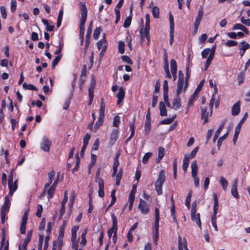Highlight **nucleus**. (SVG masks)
Instances as JSON below:
<instances>
[{
    "instance_id": "nucleus-1",
    "label": "nucleus",
    "mask_w": 250,
    "mask_h": 250,
    "mask_svg": "<svg viewBox=\"0 0 250 250\" xmlns=\"http://www.w3.org/2000/svg\"><path fill=\"white\" fill-rule=\"evenodd\" d=\"M142 24L143 20H142ZM144 25L142 24L140 30V34L141 39L146 38L148 42L150 41L149 30H150V16L148 14L146 15V22L144 31L143 29Z\"/></svg>"
},
{
    "instance_id": "nucleus-2",
    "label": "nucleus",
    "mask_w": 250,
    "mask_h": 250,
    "mask_svg": "<svg viewBox=\"0 0 250 250\" xmlns=\"http://www.w3.org/2000/svg\"><path fill=\"white\" fill-rule=\"evenodd\" d=\"M166 180V176L165 171L162 169L158 175V177L155 183V190L158 195H162L163 193L162 188L163 184L164 183Z\"/></svg>"
},
{
    "instance_id": "nucleus-3",
    "label": "nucleus",
    "mask_w": 250,
    "mask_h": 250,
    "mask_svg": "<svg viewBox=\"0 0 250 250\" xmlns=\"http://www.w3.org/2000/svg\"><path fill=\"white\" fill-rule=\"evenodd\" d=\"M159 210L158 208H155V221L153 235V242L156 244L159 238Z\"/></svg>"
},
{
    "instance_id": "nucleus-4",
    "label": "nucleus",
    "mask_w": 250,
    "mask_h": 250,
    "mask_svg": "<svg viewBox=\"0 0 250 250\" xmlns=\"http://www.w3.org/2000/svg\"><path fill=\"white\" fill-rule=\"evenodd\" d=\"M196 207L197 206L196 202H193L191 206V219L192 221L195 222L196 223L198 227L201 229L202 223L200 219V215L199 213H196Z\"/></svg>"
},
{
    "instance_id": "nucleus-5",
    "label": "nucleus",
    "mask_w": 250,
    "mask_h": 250,
    "mask_svg": "<svg viewBox=\"0 0 250 250\" xmlns=\"http://www.w3.org/2000/svg\"><path fill=\"white\" fill-rule=\"evenodd\" d=\"M101 172V168L97 169L96 172L95 180L98 182L99 186L98 195L99 197L103 198L104 195V181L102 178H99Z\"/></svg>"
},
{
    "instance_id": "nucleus-6",
    "label": "nucleus",
    "mask_w": 250,
    "mask_h": 250,
    "mask_svg": "<svg viewBox=\"0 0 250 250\" xmlns=\"http://www.w3.org/2000/svg\"><path fill=\"white\" fill-rule=\"evenodd\" d=\"M248 116V113L247 112L245 113L244 114L243 117H242V118L241 119L239 123L237 125V126L235 127V132H234V134L233 137V142L234 144H235L237 140L238 135H239L240 130H241L242 125L244 123V122L246 121Z\"/></svg>"
},
{
    "instance_id": "nucleus-7",
    "label": "nucleus",
    "mask_w": 250,
    "mask_h": 250,
    "mask_svg": "<svg viewBox=\"0 0 250 250\" xmlns=\"http://www.w3.org/2000/svg\"><path fill=\"white\" fill-rule=\"evenodd\" d=\"M204 83V80L201 81L200 82V83L198 85L197 88L195 89L194 93L189 98L188 101V106H190L193 104L194 102L196 99L198 92L201 90V89Z\"/></svg>"
},
{
    "instance_id": "nucleus-8",
    "label": "nucleus",
    "mask_w": 250,
    "mask_h": 250,
    "mask_svg": "<svg viewBox=\"0 0 250 250\" xmlns=\"http://www.w3.org/2000/svg\"><path fill=\"white\" fill-rule=\"evenodd\" d=\"M80 9H81V18L80 20L81 22H85L87 16V10L85 2H80Z\"/></svg>"
},
{
    "instance_id": "nucleus-9",
    "label": "nucleus",
    "mask_w": 250,
    "mask_h": 250,
    "mask_svg": "<svg viewBox=\"0 0 250 250\" xmlns=\"http://www.w3.org/2000/svg\"><path fill=\"white\" fill-rule=\"evenodd\" d=\"M138 208L143 214H147L149 212L148 205L145 200L142 199H140Z\"/></svg>"
},
{
    "instance_id": "nucleus-10",
    "label": "nucleus",
    "mask_w": 250,
    "mask_h": 250,
    "mask_svg": "<svg viewBox=\"0 0 250 250\" xmlns=\"http://www.w3.org/2000/svg\"><path fill=\"white\" fill-rule=\"evenodd\" d=\"M51 146V142L46 137L44 136L42 138V142L41 144V147L42 150L45 152L50 151V147Z\"/></svg>"
},
{
    "instance_id": "nucleus-11",
    "label": "nucleus",
    "mask_w": 250,
    "mask_h": 250,
    "mask_svg": "<svg viewBox=\"0 0 250 250\" xmlns=\"http://www.w3.org/2000/svg\"><path fill=\"white\" fill-rule=\"evenodd\" d=\"M11 206L10 200L8 195H6L4 197V201L0 209L1 211L8 212Z\"/></svg>"
},
{
    "instance_id": "nucleus-12",
    "label": "nucleus",
    "mask_w": 250,
    "mask_h": 250,
    "mask_svg": "<svg viewBox=\"0 0 250 250\" xmlns=\"http://www.w3.org/2000/svg\"><path fill=\"white\" fill-rule=\"evenodd\" d=\"M119 131L117 129H114L112 131L110 136V141L109 144L110 146H113L119 137Z\"/></svg>"
},
{
    "instance_id": "nucleus-13",
    "label": "nucleus",
    "mask_w": 250,
    "mask_h": 250,
    "mask_svg": "<svg viewBox=\"0 0 250 250\" xmlns=\"http://www.w3.org/2000/svg\"><path fill=\"white\" fill-rule=\"evenodd\" d=\"M213 198L214 201V206H213V214L211 217H216V214L217 213L219 207V203H218V198L217 195L216 193H214L213 194Z\"/></svg>"
},
{
    "instance_id": "nucleus-14",
    "label": "nucleus",
    "mask_w": 250,
    "mask_h": 250,
    "mask_svg": "<svg viewBox=\"0 0 250 250\" xmlns=\"http://www.w3.org/2000/svg\"><path fill=\"white\" fill-rule=\"evenodd\" d=\"M241 44L243 45H240L239 49L240 51V55L241 57H243L245 53L246 50L250 48V44L249 43L246 42L245 41H243L241 42Z\"/></svg>"
},
{
    "instance_id": "nucleus-15",
    "label": "nucleus",
    "mask_w": 250,
    "mask_h": 250,
    "mask_svg": "<svg viewBox=\"0 0 250 250\" xmlns=\"http://www.w3.org/2000/svg\"><path fill=\"white\" fill-rule=\"evenodd\" d=\"M118 98L117 104L119 105L123 101L125 97V90L123 87H120L119 89V92L116 95Z\"/></svg>"
},
{
    "instance_id": "nucleus-16",
    "label": "nucleus",
    "mask_w": 250,
    "mask_h": 250,
    "mask_svg": "<svg viewBox=\"0 0 250 250\" xmlns=\"http://www.w3.org/2000/svg\"><path fill=\"white\" fill-rule=\"evenodd\" d=\"M237 184L238 179H236L233 182L231 189V193L232 195L236 199L239 198V196L237 191Z\"/></svg>"
},
{
    "instance_id": "nucleus-17",
    "label": "nucleus",
    "mask_w": 250,
    "mask_h": 250,
    "mask_svg": "<svg viewBox=\"0 0 250 250\" xmlns=\"http://www.w3.org/2000/svg\"><path fill=\"white\" fill-rule=\"evenodd\" d=\"M232 29L233 30H241L247 35L249 34L248 29L244 25V24L243 25V24L236 23L233 25Z\"/></svg>"
},
{
    "instance_id": "nucleus-18",
    "label": "nucleus",
    "mask_w": 250,
    "mask_h": 250,
    "mask_svg": "<svg viewBox=\"0 0 250 250\" xmlns=\"http://www.w3.org/2000/svg\"><path fill=\"white\" fill-rule=\"evenodd\" d=\"M240 102L238 101L234 104L231 108V114L233 116H236L239 114L240 111Z\"/></svg>"
},
{
    "instance_id": "nucleus-19",
    "label": "nucleus",
    "mask_w": 250,
    "mask_h": 250,
    "mask_svg": "<svg viewBox=\"0 0 250 250\" xmlns=\"http://www.w3.org/2000/svg\"><path fill=\"white\" fill-rule=\"evenodd\" d=\"M47 175L48 177V181L44 185L45 188H48L49 187L51 184L52 183V182L55 176V171L52 170L51 172L48 173Z\"/></svg>"
},
{
    "instance_id": "nucleus-20",
    "label": "nucleus",
    "mask_w": 250,
    "mask_h": 250,
    "mask_svg": "<svg viewBox=\"0 0 250 250\" xmlns=\"http://www.w3.org/2000/svg\"><path fill=\"white\" fill-rule=\"evenodd\" d=\"M181 106V99L179 96H176L173 101L172 108L175 110L179 109Z\"/></svg>"
},
{
    "instance_id": "nucleus-21",
    "label": "nucleus",
    "mask_w": 250,
    "mask_h": 250,
    "mask_svg": "<svg viewBox=\"0 0 250 250\" xmlns=\"http://www.w3.org/2000/svg\"><path fill=\"white\" fill-rule=\"evenodd\" d=\"M159 110L161 116H167V110L164 102H160L159 103Z\"/></svg>"
},
{
    "instance_id": "nucleus-22",
    "label": "nucleus",
    "mask_w": 250,
    "mask_h": 250,
    "mask_svg": "<svg viewBox=\"0 0 250 250\" xmlns=\"http://www.w3.org/2000/svg\"><path fill=\"white\" fill-rule=\"evenodd\" d=\"M192 177L197 176L198 172V166L196 161H193L191 164Z\"/></svg>"
},
{
    "instance_id": "nucleus-23",
    "label": "nucleus",
    "mask_w": 250,
    "mask_h": 250,
    "mask_svg": "<svg viewBox=\"0 0 250 250\" xmlns=\"http://www.w3.org/2000/svg\"><path fill=\"white\" fill-rule=\"evenodd\" d=\"M225 121L223 122L221 125H220L219 127L215 132V133L214 134V136L213 138V142L214 143L216 141L217 139L219 136V134L222 131V129L223 128L224 125H225Z\"/></svg>"
},
{
    "instance_id": "nucleus-24",
    "label": "nucleus",
    "mask_w": 250,
    "mask_h": 250,
    "mask_svg": "<svg viewBox=\"0 0 250 250\" xmlns=\"http://www.w3.org/2000/svg\"><path fill=\"white\" fill-rule=\"evenodd\" d=\"M135 121H136L135 117L134 116V117L132 119V121L129 123L130 130L131 131V133L129 136V137H131V138H132V137L134 135Z\"/></svg>"
},
{
    "instance_id": "nucleus-25",
    "label": "nucleus",
    "mask_w": 250,
    "mask_h": 250,
    "mask_svg": "<svg viewBox=\"0 0 250 250\" xmlns=\"http://www.w3.org/2000/svg\"><path fill=\"white\" fill-rule=\"evenodd\" d=\"M189 156L188 155H185L183 160L182 168L185 172L187 171V168L189 165Z\"/></svg>"
},
{
    "instance_id": "nucleus-26",
    "label": "nucleus",
    "mask_w": 250,
    "mask_h": 250,
    "mask_svg": "<svg viewBox=\"0 0 250 250\" xmlns=\"http://www.w3.org/2000/svg\"><path fill=\"white\" fill-rule=\"evenodd\" d=\"M95 81H92L88 88L89 97H94V90L95 89Z\"/></svg>"
},
{
    "instance_id": "nucleus-27",
    "label": "nucleus",
    "mask_w": 250,
    "mask_h": 250,
    "mask_svg": "<svg viewBox=\"0 0 250 250\" xmlns=\"http://www.w3.org/2000/svg\"><path fill=\"white\" fill-rule=\"evenodd\" d=\"M63 245V240L57 239L53 242V246H55V250H62V248Z\"/></svg>"
},
{
    "instance_id": "nucleus-28",
    "label": "nucleus",
    "mask_w": 250,
    "mask_h": 250,
    "mask_svg": "<svg viewBox=\"0 0 250 250\" xmlns=\"http://www.w3.org/2000/svg\"><path fill=\"white\" fill-rule=\"evenodd\" d=\"M165 148L161 146L159 147L158 149V157L157 160V163H160L165 155Z\"/></svg>"
},
{
    "instance_id": "nucleus-29",
    "label": "nucleus",
    "mask_w": 250,
    "mask_h": 250,
    "mask_svg": "<svg viewBox=\"0 0 250 250\" xmlns=\"http://www.w3.org/2000/svg\"><path fill=\"white\" fill-rule=\"evenodd\" d=\"M105 34H104L103 39L100 40L97 42L98 49L100 50L103 47V44L106 45L107 42L105 39Z\"/></svg>"
},
{
    "instance_id": "nucleus-30",
    "label": "nucleus",
    "mask_w": 250,
    "mask_h": 250,
    "mask_svg": "<svg viewBox=\"0 0 250 250\" xmlns=\"http://www.w3.org/2000/svg\"><path fill=\"white\" fill-rule=\"evenodd\" d=\"M42 21L44 25H46V30L47 31L51 32L54 30V25H49V22H48V20L44 19H42Z\"/></svg>"
},
{
    "instance_id": "nucleus-31",
    "label": "nucleus",
    "mask_w": 250,
    "mask_h": 250,
    "mask_svg": "<svg viewBox=\"0 0 250 250\" xmlns=\"http://www.w3.org/2000/svg\"><path fill=\"white\" fill-rule=\"evenodd\" d=\"M84 25H85L84 22H80V25H79V28H80L79 36H80V39H81V38L84 39V30H85Z\"/></svg>"
},
{
    "instance_id": "nucleus-32",
    "label": "nucleus",
    "mask_w": 250,
    "mask_h": 250,
    "mask_svg": "<svg viewBox=\"0 0 250 250\" xmlns=\"http://www.w3.org/2000/svg\"><path fill=\"white\" fill-rule=\"evenodd\" d=\"M176 117V115H173L171 118L168 119H165L163 120H162L160 122V124L161 125H169L171 124L174 121V119Z\"/></svg>"
},
{
    "instance_id": "nucleus-33",
    "label": "nucleus",
    "mask_w": 250,
    "mask_h": 250,
    "mask_svg": "<svg viewBox=\"0 0 250 250\" xmlns=\"http://www.w3.org/2000/svg\"><path fill=\"white\" fill-rule=\"evenodd\" d=\"M76 165L75 167L72 169V172L74 173L77 171L79 168V165L80 164L81 159L79 157L78 153L76 155Z\"/></svg>"
},
{
    "instance_id": "nucleus-34",
    "label": "nucleus",
    "mask_w": 250,
    "mask_h": 250,
    "mask_svg": "<svg viewBox=\"0 0 250 250\" xmlns=\"http://www.w3.org/2000/svg\"><path fill=\"white\" fill-rule=\"evenodd\" d=\"M22 86L25 89L31 90H34V91L38 90V88L35 86H34V85L31 84H27L26 83H23Z\"/></svg>"
},
{
    "instance_id": "nucleus-35",
    "label": "nucleus",
    "mask_w": 250,
    "mask_h": 250,
    "mask_svg": "<svg viewBox=\"0 0 250 250\" xmlns=\"http://www.w3.org/2000/svg\"><path fill=\"white\" fill-rule=\"evenodd\" d=\"M63 17V10L62 9H60L59 11V13L58 14V17L57 19V27H59L62 23V19Z\"/></svg>"
},
{
    "instance_id": "nucleus-36",
    "label": "nucleus",
    "mask_w": 250,
    "mask_h": 250,
    "mask_svg": "<svg viewBox=\"0 0 250 250\" xmlns=\"http://www.w3.org/2000/svg\"><path fill=\"white\" fill-rule=\"evenodd\" d=\"M245 80V73L244 71H241L238 75L237 81L239 85L244 83Z\"/></svg>"
},
{
    "instance_id": "nucleus-37",
    "label": "nucleus",
    "mask_w": 250,
    "mask_h": 250,
    "mask_svg": "<svg viewBox=\"0 0 250 250\" xmlns=\"http://www.w3.org/2000/svg\"><path fill=\"white\" fill-rule=\"evenodd\" d=\"M152 13L153 17L155 19H158L159 17V8L157 6H154L152 9Z\"/></svg>"
},
{
    "instance_id": "nucleus-38",
    "label": "nucleus",
    "mask_w": 250,
    "mask_h": 250,
    "mask_svg": "<svg viewBox=\"0 0 250 250\" xmlns=\"http://www.w3.org/2000/svg\"><path fill=\"white\" fill-rule=\"evenodd\" d=\"M191 196H192L191 191H190L186 197V202H185V205L188 209H189L190 207V202H191Z\"/></svg>"
},
{
    "instance_id": "nucleus-39",
    "label": "nucleus",
    "mask_w": 250,
    "mask_h": 250,
    "mask_svg": "<svg viewBox=\"0 0 250 250\" xmlns=\"http://www.w3.org/2000/svg\"><path fill=\"white\" fill-rule=\"evenodd\" d=\"M86 75V66L84 65L82 68L81 71V75L80 76V79L82 82L83 83L84 81V78Z\"/></svg>"
},
{
    "instance_id": "nucleus-40",
    "label": "nucleus",
    "mask_w": 250,
    "mask_h": 250,
    "mask_svg": "<svg viewBox=\"0 0 250 250\" xmlns=\"http://www.w3.org/2000/svg\"><path fill=\"white\" fill-rule=\"evenodd\" d=\"M151 130V122H146L145 124V132L147 135L150 133Z\"/></svg>"
},
{
    "instance_id": "nucleus-41",
    "label": "nucleus",
    "mask_w": 250,
    "mask_h": 250,
    "mask_svg": "<svg viewBox=\"0 0 250 250\" xmlns=\"http://www.w3.org/2000/svg\"><path fill=\"white\" fill-rule=\"evenodd\" d=\"M220 182L224 190L225 191L228 186V182L227 180L224 177H221L220 180Z\"/></svg>"
},
{
    "instance_id": "nucleus-42",
    "label": "nucleus",
    "mask_w": 250,
    "mask_h": 250,
    "mask_svg": "<svg viewBox=\"0 0 250 250\" xmlns=\"http://www.w3.org/2000/svg\"><path fill=\"white\" fill-rule=\"evenodd\" d=\"M101 30V27H96L94 30L93 33V38L94 40H96L99 38Z\"/></svg>"
},
{
    "instance_id": "nucleus-43",
    "label": "nucleus",
    "mask_w": 250,
    "mask_h": 250,
    "mask_svg": "<svg viewBox=\"0 0 250 250\" xmlns=\"http://www.w3.org/2000/svg\"><path fill=\"white\" fill-rule=\"evenodd\" d=\"M62 58V55H58L56 56L52 62V68L54 69L56 66L58 64Z\"/></svg>"
},
{
    "instance_id": "nucleus-44",
    "label": "nucleus",
    "mask_w": 250,
    "mask_h": 250,
    "mask_svg": "<svg viewBox=\"0 0 250 250\" xmlns=\"http://www.w3.org/2000/svg\"><path fill=\"white\" fill-rule=\"evenodd\" d=\"M55 188L51 186L49 188L47 191V193L48 194V198L49 199L53 198L54 192H55Z\"/></svg>"
},
{
    "instance_id": "nucleus-45",
    "label": "nucleus",
    "mask_w": 250,
    "mask_h": 250,
    "mask_svg": "<svg viewBox=\"0 0 250 250\" xmlns=\"http://www.w3.org/2000/svg\"><path fill=\"white\" fill-rule=\"evenodd\" d=\"M131 20L132 18L131 16L127 17L124 21L123 27L125 28H128L131 24Z\"/></svg>"
},
{
    "instance_id": "nucleus-46",
    "label": "nucleus",
    "mask_w": 250,
    "mask_h": 250,
    "mask_svg": "<svg viewBox=\"0 0 250 250\" xmlns=\"http://www.w3.org/2000/svg\"><path fill=\"white\" fill-rule=\"evenodd\" d=\"M44 236L42 234L39 235L38 250H42V246L43 242Z\"/></svg>"
},
{
    "instance_id": "nucleus-47",
    "label": "nucleus",
    "mask_w": 250,
    "mask_h": 250,
    "mask_svg": "<svg viewBox=\"0 0 250 250\" xmlns=\"http://www.w3.org/2000/svg\"><path fill=\"white\" fill-rule=\"evenodd\" d=\"M169 20L170 23V30H174V18L171 12L169 13Z\"/></svg>"
},
{
    "instance_id": "nucleus-48",
    "label": "nucleus",
    "mask_w": 250,
    "mask_h": 250,
    "mask_svg": "<svg viewBox=\"0 0 250 250\" xmlns=\"http://www.w3.org/2000/svg\"><path fill=\"white\" fill-rule=\"evenodd\" d=\"M152 156V153L151 152H148L146 153L144 156L143 157L142 159V162L144 164H146L147 163L148 160L150 158V157Z\"/></svg>"
},
{
    "instance_id": "nucleus-49",
    "label": "nucleus",
    "mask_w": 250,
    "mask_h": 250,
    "mask_svg": "<svg viewBox=\"0 0 250 250\" xmlns=\"http://www.w3.org/2000/svg\"><path fill=\"white\" fill-rule=\"evenodd\" d=\"M173 178L175 180L177 178V159H175L173 163Z\"/></svg>"
},
{
    "instance_id": "nucleus-50",
    "label": "nucleus",
    "mask_w": 250,
    "mask_h": 250,
    "mask_svg": "<svg viewBox=\"0 0 250 250\" xmlns=\"http://www.w3.org/2000/svg\"><path fill=\"white\" fill-rule=\"evenodd\" d=\"M43 208L42 205H38L37 206V211L36 213V215L39 218H41L42 216V212Z\"/></svg>"
},
{
    "instance_id": "nucleus-51",
    "label": "nucleus",
    "mask_w": 250,
    "mask_h": 250,
    "mask_svg": "<svg viewBox=\"0 0 250 250\" xmlns=\"http://www.w3.org/2000/svg\"><path fill=\"white\" fill-rule=\"evenodd\" d=\"M119 52L121 54H124L125 52V43L122 41H120L118 44Z\"/></svg>"
},
{
    "instance_id": "nucleus-52",
    "label": "nucleus",
    "mask_w": 250,
    "mask_h": 250,
    "mask_svg": "<svg viewBox=\"0 0 250 250\" xmlns=\"http://www.w3.org/2000/svg\"><path fill=\"white\" fill-rule=\"evenodd\" d=\"M90 137H91V135L90 134H88V133H86L84 137H83V146H86L88 145V142H89V140L90 138Z\"/></svg>"
},
{
    "instance_id": "nucleus-53",
    "label": "nucleus",
    "mask_w": 250,
    "mask_h": 250,
    "mask_svg": "<svg viewBox=\"0 0 250 250\" xmlns=\"http://www.w3.org/2000/svg\"><path fill=\"white\" fill-rule=\"evenodd\" d=\"M170 69L171 72L177 71V63L174 59H172L170 61Z\"/></svg>"
},
{
    "instance_id": "nucleus-54",
    "label": "nucleus",
    "mask_w": 250,
    "mask_h": 250,
    "mask_svg": "<svg viewBox=\"0 0 250 250\" xmlns=\"http://www.w3.org/2000/svg\"><path fill=\"white\" fill-rule=\"evenodd\" d=\"M89 208L88 209V213H91L94 208V206L92 204V199L91 195H89Z\"/></svg>"
},
{
    "instance_id": "nucleus-55",
    "label": "nucleus",
    "mask_w": 250,
    "mask_h": 250,
    "mask_svg": "<svg viewBox=\"0 0 250 250\" xmlns=\"http://www.w3.org/2000/svg\"><path fill=\"white\" fill-rule=\"evenodd\" d=\"M225 45L228 47L234 46L238 44V42L236 41L233 40H229L225 43Z\"/></svg>"
},
{
    "instance_id": "nucleus-56",
    "label": "nucleus",
    "mask_w": 250,
    "mask_h": 250,
    "mask_svg": "<svg viewBox=\"0 0 250 250\" xmlns=\"http://www.w3.org/2000/svg\"><path fill=\"white\" fill-rule=\"evenodd\" d=\"M120 122V118L119 116H115L114 118L113 121V126L114 127H118Z\"/></svg>"
},
{
    "instance_id": "nucleus-57",
    "label": "nucleus",
    "mask_w": 250,
    "mask_h": 250,
    "mask_svg": "<svg viewBox=\"0 0 250 250\" xmlns=\"http://www.w3.org/2000/svg\"><path fill=\"white\" fill-rule=\"evenodd\" d=\"M122 59L123 61L126 62V63H127L131 65L133 64V62L131 60V59L129 57H128L126 55L122 56Z\"/></svg>"
},
{
    "instance_id": "nucleus-58",
    "label": "nucleus",
    "mask_w": 250,
    "mask_h": 250,
    "mask_svg": "<svg viewBox=\"0 0 250 250\" xmlns=\"http://www.w3.org/2000/svg\"><path fill=\"white\" fill-rule=\"evenodd\" d=\"M111 216L112 221V226H113L114 228L118 227L117 217L116 216L114 213H112L111 214Z\"/></svg>"
},
{
    "instance_id": "nucleus-59",
    "label": "nucleus",
    "mask_w": 250,
    "mask_h": 250,
    "mask_svg": "<svg viewBox=\"0 0 250 250\" xmlns=\"http://www.w3.org/2000/svg\"><path fill=\"white\" fill-rule=\"evenodd\" d=\"M186 247L187 243L186 238H184L183 240H182V238L180 236L178 237V246Z\"/></svg>"
},
{
    "instance_id": "nucleus-60",
    "label": "nucleus",
    "mask_w": 250,
    "mask_h": 250,
    "mask_svg": "<svg viewBox=\"0 0 250 250\" xmlns=\"http://www.w3.org/2000/svg\"><path fill=\"white\" fill-rule=\"evenodd\" d=\"M99 140L98 138H97L94 144L92 145L91 150H97L99 148Z\"/></svg>"
},
{
    "instance_id": "nucleus-61",
    "label": "nucleus",
    "mask_w": 250,
    "mask_h": 250,
    "mask_svg": "<svg viewBox=\"0 0 250 250\" xmlns=\"http://www.w3.org/2000/svg\"><path fill=\"white\" fill-rule=\"evenodd\" d=\"M111 197L112 198L111 201L110 202V206H113L116 201V197L115 196V190H112L111 193Z\"/></svg>"
},
{
    "instance_id": "nucleus-62",
    "label": "nucleus",
    "mask_w": 250,
    "mask_h": 250,
    "mask_svg": "<svg viewBox=\"0 0 250 250\" xmlns=\"http://www.w3.org/2000/svg\"><path fill=\"white\" fill-rule=\"evenodd\" d=\"M210 49L209 48L204 49L201 52L202 57L203 58H206L208 56V55L210 53Z\"/></svg>"
},
{
    "instance_id": "nucleus-63",
    "label": "nucleus",
    "mask_w": 250,
    "mask_h": 250,
    "mask_svg": "<svg viewBox=\"0 0 250 250\" xmlns=\"http://www.w3.org/2000/svg\"><path fill=\"white\" fill-rule=\"evenodd\" d=\"M46 223V220L45 218L42 219L41 222L40 223L39 229L40 230H43L45 229V226Z\"/></svg>"
},
{
    "instance_id": "nucleus-64",
    "label": "nucleus",
    "mask_w": 250,
    "mask_h": 250,
    "mask_svg": "<svg viewBox=\"0 0 250 250\" xmlns=\"http://www.w3.org/2000/svg\"><path fill=\"white\" fill-rule=\"evenodd\" d=\"M240 21L242 24L250 26V19H245L244 17H242L240 18Z\"/></svg>"
}]
</instances>
